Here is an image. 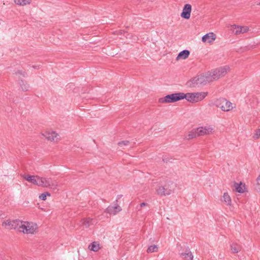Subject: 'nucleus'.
Masks as SVG:
<instances>
[{
    "mask_svg": "<svg viewBox=\"0 0 260 260\" xmlns=\"http://www.w3.org/2000/svg\"><path fill=\"white\" fill-rule=\"evenodd\" d=\"M228 66H225L216 69L205 74L197 76L187 82V85L190 87H195L201 85H206L208 83L218 79L226 75L230 71Z\"/></svg>",
    "mask_w": 260,
    "mask_h": 260,
    "instance_id": "1",
    "label": "nucleus"
},
{
    "mask_svg": "<svg viewBox=\"0 0 260 260\" xmlns=\"http://www.w3.org/2000/svg\"><path fill=\"white\" fill-rule=\"evenodd\" d=\"M38 224L32 221L20 220L18 232L26 235H35L38 232Z\"/></svg>",
    "mask_w": 260,
    "mask_h": 260,
    "instance_id": "2",
    "label": "nucleus"
},
{
    "mask_svg": "<svg viewBox=\"0 0 260 260\" xmlns=\"http://www.w3.org/2000/svg\"><path fill=\"white\" fill-rule=\"evenodd\" d=\"M214 132V127L211 125L201 126L189 132L188 139H190L197 137L212 134Z\"/></svg>",
    "mask_w": 260,
    "mask_h": 260,
    "instance_id": "3",
    "label": "nucleus"
},
{
    "mask_svg": "<svg viewBox=\"0 0 260 260\" xmlns=\"http://www.w3.org/2000/svg\"><path fill=\"white\" fill-rule=\"evenodd\" d=\"M185 98V93L177 92L168 94L164 98H160L158 102L160 103H172L184 99Z\"/></svg>",
    "mask_w": 260,
    "mask_h": 260,
    "instance_id": "4",
    "label": "nucleus"
},
{
    "mask_svg": "<svg viewBox=\"0 0 260 260\" xmlns=\"http://www.w3.org/2000/svg\"><path fill=\"white\" fill-rule=\"evenodd\" d=\"M215 105L224 112H229L235 108L231 102L224 98L217 99L215 102Z\"/></svg>",
    "mask_w": 260,
    "mask_h": 260,
    "instance_id": "5",
    "label": "nucleus"
},
{
    "mask_svg": "<svg viewBox=\"0 0 260 260\" xmlns=\"http://www.w3.org/2000/svg\"><path fill=\"white\" fill-rule=\"evenodd\" d=\"M207 94L206 92L187 93L185 94V99L189 102L197 103L205 99Z\"/></svg>",
    "mask_w": 260,
    "mask_h": 260,
    "instance_id": "6",
    "label": "nucleus"
},
{
    "mask_svg": "<svg viewBox=\"0 0 260 260\" xmlns=\"http://www.w3.org/2000/svg\"><path fill=\"white\" fill-rule=\"evenodd\" d=\"M19 222V219H7L3 222L2 226L8 230L14 229L18 231Z\"/></svg>",
    "mask_w": 260,
    "mask_h": 260,
    "instance_id": "7",
    "label": "nucleus"
},
{
    "mask_svg": "<svg viewBox=\"0 0 260 260\" xmlns=\"http://www.w3.org/2000/svg\"><path fill=\"white\" fill-rule=\"evenodd\" d=\"M57 186V182L53 181L51 178H44L40 177L39 186L56 188Z\"/></svg>",
    "mask_w": 260,
    "mask_h": 260,
    "instance_id": "8",
    "label": "nucleus"
},
{
    "mask_svg": "<svg viewBox=\"0 0 260 260\" xmlns=\"http://www.w3.org/2000/svg\"><path fill=\"white\" fill-rule=\"evenodd\" d=\"M231 30L235 35H239L248 32L249 27L247 26H241L234 24L231 26Z\"/></svg>",
    "mask_w": 260,
    "mask_h": 260,
    "instance_id": "9",
    "label": "nucleus"
},
{
    "mask_svg": "<svg viewBox=\"0 0 260 260\" xmlns=\"http://www.w3.org/2000/svg\"><path fill=\"white\" fill-rule=\"evenodd\" d=\"M43 135L50 141L57 142L59 139L58 134L54 131L45 132Z\"/></svg>",
    "mask_w": 260,
    "mask_h": 260,
    "instance_id": "10",
    "label": "nucleus"
},
{
    "mask_svg": "<svg viewBox=\"0 0 260 260\" xmlns=\"http://www.w3.org/2000/svg\"><path fill=\"white\" fill-rule=\"evenodd\" d=\"M191 12V6L190 4H185L183 8L182 12L181 13V17L185 19H189L190 17Z\"/></svg>",
    "mask_w": 260,
    "mask_h": 260,
    "instance_id": "11",
    "label": "nucleus"
},
{
    "mask_svg": "<svg viewBox=\"0 0 260 260\" xmlns=\"http://www.w3.org/2000/svg\"><path fill=\"white\" fill-rule=\"evenodd\" d=\"M23 177L24 179L33 184L39 186L40 177L39 176H31L28 175H23Z\"/></svg>",
    "mask_w": 260,
    "mask_h": 260,
    "instance_id": "12",
    "label": "nucleus"
},
{
    "mask_svg": "<svg viewBox=\"0 0 260 260\" xmlns=\"http://www.w3.org/2000/svg\"><path fill=\"white\" fill-rule=\"evenodd\" d=\"M216 39L215 35L213 32H210L204 35L202 39V40L204 43H211Z\"/></svg>",
    "mask_w": 260,
    "mask_h": 260,
    "instance_id": "13",
    "label": "nucleus"
},
{
    "mask_svg": "<svg viewBox=\"0 0 260 260\" xmlns=\"http://www.w3.org/2000/svg\"><path fill=\"white\" fill-rule=\"evenodd\" d=\"M180 257L183 260H193V255L189 249L179 254Z\"/></svg>",
    "mask_w": 260,
    "mask_h": 260,
    "instance_id": "14",
    "label": "nucleus"
},
{
    "mask_svg": "<svg viewBox=\"0 0 260 260\" xmlns=\"http://www.w3.org/2000/svg\"><path fill=\"white\" fill-rule=\"evenodd\" d=\"M122 197L121 195H119L117 196V200L116 202H114L112 205L109 206L107 209V211H111L112 210H115L116 211H120L122 210L120 206L117 204L118 200H119Z\"/></svg>",
    "mask_w": 260,
    "mask_h": 260,
    "instance_id": "15",
    "label": "nucleus"
},
{
    "mask_svg": "<svg viewBox=\"0 0 260 260\" xmlns=\"http://www.w3.org/2000/svg\"><path fill=\"white\" fill-rule=\"evenodd\" d=\"M156 191L160 195H170L172 192V189H167L164 186H159Z\"/></svg>",
    "mask_w": 260,
    "mask_h": 260,
    "instance_id": "16",
    "label": "nucleus"
},
{
    "mask_svg": "<svg viewBox=\"0 0 260 260\" xmlns=\"http://www.w3.org/2000/svg\"><path fill=\"white\" fill-rule=\"evenodd\" d=\"M88 249L92 251L97 252L102 248L99 242L97 241L92 242L88 245Z\"/></svg>",
    "mask_w": 260,
    "mask_h": 260,
    "instance_id": "17",
    "label": "nucleus"
},
{
    "mask_svg": "<svg viewBox=\"0 0 260 260\" xmlns=\"http://www.w3.org/2000/svg\"><path fill=\"white\" fill-rule=\"evenodd\" d=\"M242 246L237 243H233L231 245V250L232 253H237L241 250Z\"/></svg>",
    "mask_w": 260,
    "mask_h": 260,
    "instance_id": "18",
    "label": "nucleus"
},
{
    "mask_svg": "<svg viewBox=\"0 0 260 260\" xmlns=\"http://www.w3.org/2000/svg\"><path fill=\"white\" fill-rule=\"evenodd\" d=\"M190 54V52L187 50H184L182 51H181L178 55L176 59L177 60L182 59H185L187 58L189 55Z\"/></svg>",
    "mask_w": 260,
    "mask_h": 260,
    "instance_id": "19",
    "label": "nucleus"
},
{
    "mask_svg": "<svg viewBox=\"0 0 260 260\" xmlns=\"http://www.w3.org/2000/svg\"><path fill=\"white\" fill-rule=\"evenodd\" d=\"M235 187L236 189V190L239 192V193H243L244 192L245 190V184H242V183H235Z\"/></svg>",
    "mask_w": 260,
    "mask_h": 260,
    "instance_id": "20",
    "label": "nucleus"
},
{
    "mask_svg": "<svg viewBox=\"0 0 260 260\" xmlns=\"http://www.w3.org/2000/svg\"><path fill=\"white\" fill-rule=\"evenodd\" d=\"M222 201L225 203L226 205H230L231 203V197L228 193H224L222 196Z\"/></svg>",
    "mask_w": 260,
    "mask_h": 260,
    "instance_id": "21",
    "label": "nucleus"
},
{
    "mask_svg": "<svg viewBox=\"0 0 260 260\" xmlns=\"http://www.w3.org/2000/svg\"><path fill=\"white\" fill-rule=\"evenodd\" d=\"M158 250V247L156 245H150L148 247L147 250V253H153L157 252Z\"/></svg>",
    "mask_w": 260,
    "mask_h": 260,
    "instance_id": "22",
    "label": "nucleus"
},
{
    "mask_svg": "<svg viewBox=\"0 0 260 260\" xmlns=\"http://www.w3.org/2000/svg\"><path fill=\"white\" fill-rule=\"evenodd\" d=\"M14 2L16 4L20 6H25L29 4L30 0H14Z\"/></svg>",
    "mask_w": 260,
    "mask_h": 260,
    "instance_id": "23",
    "label": "nucleus"
},
{
    "mask_svg": "<svg viewBox=\"0 0 260 260\" xmlns=\"http://www.w3.org/2000/svg\"><path fill=\"white\" fill-rule=\"evenodd\" d=\"M20 84L23 90L27 91L28 90L29 86L26 82H25L23 81H21Z\"/></svg>",
    "mask_w": 260,
    "mask_h": 260,
    "instance_id": "24",
    "label": "nucleus"
},
{
    "mask_svg": "<svg viewBox=\"0 0 260 260\" xmlns=\"http://www.w3.org/2000/svg\"><path fill=\"white\" fill-rule=\"evenodd\" d=\"M260 138V128L256 129L253 136V138L254 140H257Z\"/></svg>",
    "mask_w": 260,
    "mask_h": 260,
    "instance_id": "25",
    "label": "nucleus"
},
{
    "mask_svg": "<svg viewBox=\"0 0 260 260\" xmlns=\"http://www.w3.org/2000/svg\"><path fill=\"white\" fill-rule=\"evenodd\" d=\"M47 196H50V194L49 192L43 193L39 196V198L43 201H45Z\"/></svg>",
    "mask_w": 260,
    "mask_h": 260,
    "instance_id": "26",
    "label": "nucleus"
},
{
    "mask_svg": "<svg viewBox=\"0 0 260 260\" xmlns=\"http://www.w3.org/2000/svg\"><path fill=\"white\" fill-rule=\"evenodd\" d=\"M129 142L127 141H123L118 143V145L122 147L123 146H126L128 144Z\"/></svg>",
    "mask_w": 260,
    "mask_h": 260,
    "instance_id": "27",
    "label": "nucleus"
},
{
    "mask_svg": "<svg viewBox=\"0 0 260 260\" xmlns=\"http://www.w3.org/2000/svg\"><path fill=\"white\" fill-rule=\"evenodd\" d=\"M146 205H147V204H146V203H141V204H140V207H143V206H146Z\"/></svg>",
    "mask_w": 260,
    "mask_h": 260,
    "instance_id": "28",
    "label": "nucleus"
},
{
    "mask_svg": "<svg viewBox=\"0 0 260 260\" xmlns=\"http://www.w3.org/2000/svg\"><path fill=\"white\" fill-rule=\"evenodd\" d=\"M37 67L34 66V68H36Z\"/></svg>",
    "mask_w": 260,
    "mask_h": 260,
    "instance_id": "29",
    "label": "nucleus"
},
{
    "mask_svg": "<svg viewBox=\"0 0 260 260\" xmlns=\"http://www.w3.org/2000/svg\"><path fill=\"white\" fill-rule=\"evenodd\" d=\"M259 5H260V3H259Z\"/></svg>",
    "mask_w": 260,
    "mask_h": 260,
    "instance_id": "30",
    "label": "nucleus"
}]
</instances>
